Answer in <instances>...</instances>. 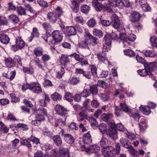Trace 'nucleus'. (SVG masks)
Masks as SVG:
<instances>
[{"mask_svg": "<svg viewBox=\"0 0 157 157\" xmlns=\"http://www.w3.org/2000/svg\"><path fill=\"white\" fill-rule=\"evenodd\" d=\"M68 82L70 85L74 86L79 83L80 82V80L79 78L72 77L69 79Z\"/></svg>", "mask_w": 157, "mask_h": 157, "instance_id": "obj_18", "label": "nucleus"}, {"mask_svg": "<svg viewBox=\"0 0 157 157\" xmlns=\"http://www.w3.org/2000/svg\"><path fill=\"white\" fill-rule=\"evenodd\" d=\"M124 6V7H129L130 6V2L128 0H120V6Z\"/></svg>", "mask_w": 157, "mask_h": 157, "instance_id": "obj_48", "label": "nucleus"}, {"mask_svg": "<svg viewBox=\"0 0 157 157\" xmlns=\"http://www.w3.org/2000/svg\"><path fill=\"white\" fill-rule=\"evenodd\" d=\"M59 157H70L69 150L67 148H62L59 151Z\"/></svg>", "mask_w": 157, "mask_h": 157, "instance_id": "obj_19", "label": "nucleus"}, {"mask_svg": "<svg viewBox=\"0 0 157 157\" xmlns=\"http://www.w3.org/2000/svg\"><path fill=\"white\" fill-rule=\"evenodd\" d=\"M89 91H90V94H92L94 95H97L98 92L97 86L93 85L90 86Z\"/></svg>", "mask_w": 157, "mask_h": 157, "instance_id": "obj_32", "label": "nucleus"}, {"mask_svg": "<svg viewBox=\"0 0 157 157\" xmlns=\"http://www.w3.org/2000/svg\"><path fill=\"white\" fill-rule=\"evenodd\" d=\"M10 97L11 98V102H16L19 101L20 99V98L16 97L15 94L12 93L10 94Z\"/></svg>", "mask_w": 157, "mask_h": 157, "instance_id": "obj_59", "label": "nucleus"}, {"mask_svg": "<svg viewBox=\"0 0 157 157\" xmlns=\"http://www.w3.org/2000/svg\"><path fill=\"white\" fill-rule=\"evenodd\" d=\"M53 140L54 143L57 146L60 147L62 145L63 142L59 135H54L53 137Z\"/></svg>", "mask_w": 157, "mask_h": 157, "instance_id": "obj_21", "label": "nucleus"}, {"mask_svg": "<svg viewBox=\"0 0 157 157\" xmlns=\"http://www.w3.org/2000/svg\"><path fill=\"white\" fill-rule=\"evenodd\" d=\"M22 112L29 114L31 113L30 109L29 107L24 105L21 106V107Z\"/></svg>", "mask_w": 157, "mask_h": 157, "instance_id": "obj_64", "label": "nucleus"}, {"mask_svg": "<svg viewBox=\"0 0 157 157\" xmlns=\"http://www.w3.org/2000/svg\"><path fill=\"white\" fill-rule=\"evenodd\" d=\"M85 36L89 44L94 46L98 44V39L93 36L89 32L86 33Z\"/></svg>", "mask_w": 157, "mask_h": 157, "instance_id": "obj_7", "label": "nucleus"}, {"mask_svg": "<svg viewBox=\"0 0 157 157\" xmlns=\"http://www.w3.org/2000/svg\"><path fill=\"white\" fill-rule=\"evenodd\" d=\"M140 110L144 114L148 115L151 113L150 108L147 105L143 106L141 105L139 107Z\"/></svg>", "mask_w": 157, "mask_h": 157, "instance_id": "obj_20", "label": "nucleus"}, {"mask_svg": "<svg viewBox=\"0 0 157 157\" xmlns=\"http://www.w3.org/2000/svg\"><path fill=\"white\" fill-rule=\"evenodd\" d=\"M129 151L132 157H139V152L133 148L131 149Z\"/></svg>", "mask_w": 157, "mask_h": 157, "instance_id": "obj_62", "label": "nucleus"}, {"mask_svg": "<svg viewBox=\"0 0 157 157\" xmlns=\"http://www.w3.org/2000/svg\"><path fill=\"white\" fill-rule=\"evenodd\" d=\"M17 12L19 15H26V10L25 8L21 6L17 8Z\"/></svg>", "mask_w": 157, "mask_h": 157, "instance_id": "obj_35", "label": "nucleus"}, {"mask_svg": "<svg viewBox=\"0 0 157 157\" xmlns=\"http://www.w3.org/2000/svg\"><path fill=\"white\" fill-rule=\"evenodd\" d=\"M55 110L57 114L64 117L67 114L69 111L66 108H64L59 104L56 105Z\"/></svg>", "mask_w": 157, "mask_h": 157, "instance_id": "obj_8", "label": "nucleus"}, {"mask_svg": "<svg viewBox=\"0 0 157 157\" xmlns=\"http://www.w3.org/2000/svg\"><path fill=\"white\" fill-rule=\"evenodd\" d=\"M147 67H146L144 69L141 70H139L137 71V72L140 75L142 76H145L147 75L149 71L147 69Z\"/></svg>", "mask_w": 157, "mask_h": 157, "instance_id": "obj_39", "label": "nucleus"}, {"mask_svg": "<svg viewBox=\"0 0 157 157\" xmlns=\"http://www.w3.org/2000/svg\"><path fill=\"white\" fill-rule=\"evenodd\" d=\"M82 141L85 144H88L92 142V139L90 132L82 136Z\"/></svg>", "mask_w": 157, "mask_h": 157, "instance_id": "obj_14", "label": "nucleus"}, {"mask_svg": "<svg viewBox=\"0 0 157 157\" xmlns=\"http://www.w3.org/2000/svg\"><path fill=\"white\" fill-rule=\"evenodd\" d=\"M136 36L133 34H130L128 35H127L126 39V43L129 45L131 44V42H133L136 39Z\"/></svg>", "mask_w": 157, "mask_h": 157, "instance_id": "obj_29", "label": "nucleus"}, {"mask_svg": "<svg viewBox=\"0 0 157 157\" xmlns=\"http://www.w3.org/2000/svg\"><path fill=\"white\" fill-rule=\"evenodd\" d=\"M52 40L50 41L51 44L55 45L60 43L62 40L63 36L62 32L59 30L54 31L51 34Z\"/></svg>", "mask_w": 157, "mask_h": 157, "instance_id": "obj_3", "label": "nucleus"}, {"mask_svg": "<svg viewBox=\"0 0 157 157\" xmlns=\"http://www.w3.org/2000/svg\"><path fill=\"white\" fill-rule=\"evenodd\" d=\"M109 140L103 136L99 142L100 145L103 148V149H104L107 147L109 146L108 145H109Z\"/></svg>", "mask_w": 157, "mask_h": 157, "instance_id": "obj_25", "label": "nucleus"}, {"mask_svg": "<svg viewBox=\"0 0 157 157\" xmlns=\"http://www.w3.org/2000/svg\"><path fill=\"white\" fill-rule=\"evenodd\" d=\"M52 99L54 101H57L62 100V95L57 92H55L51 95Z\"/></svg>", "mask_w": 157, "mask_h": 157, "instance_id": "obj_28", "label": "nucleus"}, {"mask_svg": "<svg viewBox=\"0 0 157 157\" xmlns=\"http://www.w3.org/2000/svg\"><path fill=\"white\" fill-rule=\"evenodd\" d=\"M43 52V49L39 47L35 48L33 51L34 54L37 56H40L42 55Z\"/></svg>", "mask_w": 157, "mask_h": 157, "instance_id": "obj_37", "label": "nucleus"}, {"mask_svg": "<svg viewBox=\"0 0 157 157\" xmlns=\"http://www.w3.org/2000/svg\"><path fill=\"white\" fill-rule=\"evenodd\" d=\"M29 138L27 139H23L21 141V145L25 146L28 147H31L32 145L30 143V141L29 140Z\"/></svg>", "mask_w": 157, "mask_h": 157, "instance_id": "obj_41", "label": "nucleus"}, {"mask_svg": "<svg viewBox=\"0 0 157 157\" xmlns=\"http://www.w3.org/2000/svg\"><path fill=\"white\" fill-rule=\"evenodd\" d=\"M115 147L112 146H108L102 151V155L105 157H115L120 153L121 145L119 143H115Z\"/></svg>", "mask_w": 157, "mask_h": 157, "instance_id": "obj_1", "label": "nucleus"}, {"mask_svg": "<svg viewBox=\"0 0 157 157\" xmlns=\"http://www.w3.org/2000/svg\"><path fill=\"white\" fill-rule=\"evenodd\" d=\"M42 26L45 31L51 32L52 31V26L49 23L44 22L42 24Z\"/></svg>", "mask_w": 157, "mask_h": 157, "instance_id": "obj_33", "label": "nucleus"}, {"mask_svg": "<svg viewBox=\"0 0 157 157\" xmlns=\"http://www.w3.org/2000/svg\"><path fill=\"white\" fill-rule=\"evenodd\" d=\"M111 128L107 129L105 133L106 135L109 136L110 139L114 140V135L117 133V131L113 128V127H111Z\"/></svg>", "mask_w": 157, "mask_h": 157, "instance_id": "obj_17", "label": "nucleus"}, {"mask_svg": "<svg viewBox=\"0 0 157 157\" xmlns=\"http://www.w3.org/2000/svg\"><path fill=\"white\" fill-rule=\"evenodd\" d=\"M144 55L146 57H155V54L151 51L146 50L145 51Z\"/></svg>", "mask_w": 157, "mask_h": 157, "instance_id": "obj_55", "label": "nucleus"}, {"mask_svg": "<svg viewBox=\"0 0 157 157\" xmlns=\"http://www.w3.org/2000/svg\"><path fill=\"white\" fill-rule=\"evenodd\" d=\"M30 90L32 91L33 93L37 94H40L42 91L40 85L37 82L31 83Z\"/></svg>", "mask_w": 157, "mask_h": 157, "instance_id": "obj_9", "label": "nucleus"}, {"mask_svg": "<svg viewBox=\"0 0 157 157\" xmlns=\"http://www.w3.org/2000/svg\"><path fill=\"white\" fill-rule=\"evenodd\" d=\"M23 102L25 105L30 108H32L33 107V105L31 101L28 100L27 99H25L23 100Z\"/></svg>", "mask_w": 157, "mask_h": 157, "instance_id": "obj_61", "label": "nucleus"}, {"mask_svg": "<svg viewBox=\"0 0 157 157\" xmlns=\"http://www.w3.org/2000/svg\"><path fill=\"white\" fill-rule=\"evenodd\" d=\"M15 42V45L11 46L12 49L14 51L21 49L25 47V43L20 37L16 38Z\"/></svg>", "mask_w": 157, "mask_h": 157, "instance_id": "obj_6", "label": "nucleus"}, {"mask_svg": "<svg viewBox=\"0 0 157 157\" xmlns=\"http://www.w3.org/2000/svg\"><path fill=\"white\" fill-rule=\"evenodd\" d=\"M39 35V33L38 29L36 27L33 29V31L31 33V35L29 38V41L31 42L34 37H38Z\"/></svg>", "mask_w": 157, "mask_h": 157, "instance_id": "obj_23", "label": "nucleus"}, {"mask_svg": "<svg viewBox=\"0 0 157 157\" xmlns=\"http://www.w3.org/2000/svg\"><path fill=\"white\" fill-rule=\"evenodd\" d=\"M113 37H112L111 36L109 35H107L105 36L104 39L105 40V44L107 46H109L111 44V38L113 39Z\"/></svg>", "mask_w": 157, "mask_h": 157, "instance_id": "obj_43", "label": "nucleus"}, {"mask_svg": "<svg viewBox=\"0 0 157 157\" xmlns=\"http://www.w3.org/2000/svg\"><path fill=\"white\" fill-rule=\"evenodd\" d=\"M92 3L96 10L98 11H100L102 10L103 5L99 3L97 0L93 1Z\"/></svg>", "mask_w": 157, "mask_h": 157, "instance_id": "obj_27", "label": "nucleus"}, {"mask_svg": "<svg viewBox=\"0 0 157 157\" xmlns=\"http://www.w3.org/2000/svg\"><path fill=\"white\" fill-rule=\"evenodd\" d=\"M37 2L40 6L43 7H47L48 6L47 2L44 0H37Z\"/></svg>", "mask_w": 157, "mask_h": 157, "instance_id": "obj_52", "label": "nucleus"}, {"mask_svg": "<svg viewBox=\"0 0 157 157\" xmlns=\"http://www.w3.org/2000/svg\"><path fill=\"white\" fill-rule=\"evenodd\" d=\"M63 13L62 8L58 7L55 11H50L47 14V17L49 21L53 24L56 22L58 19L62 15Z\"/></svg>", "mask_w": 157, "mask_h": 157, "instance_id": "obj_2", "label": "nucleus"}, {"mask_svg": "<svg viewBox=\"0 0 157 157\" xmlns=\"http://www.w3.org/2000/svg\"><path fill=\"white\" fill-rule=\"evenodd\" d=\"M79 3L74 0L71 1L70 7L73 12L77 13L79 11Z\"/></svg>", "mask_w": 157, "mask_h": 157, "instance_id": "obj_15", "label": "nucleus"}, {"mask_svg": "<svg viewBox=\"0 0 157 157\" xmlns=\"http://www.w3.org/2000/svg\"><path fill=\"white\" fill-rule=\"evenodd\" d=\"M89 120L90 122L91 125L92 127H95L98 125V123L96 119L93 117H89Z\"/></svg>", "mask_w": 157, "mask_h": 157, "instance_id": "obj_49", "label": "nucleus"}, {"mask_svg": "<svg viewBox=\"0 0 157 157\" xmlns=\"http://www.w3.org/2000/svg\"><path fill=\"white\" fill-rule=\"evenodd\" d=\"M66 31L68 36H74L77 34L76 28L72 26L67 27Z\"/></svg>", "mask_w": 157, "mask_h": 157, "instance_id": "obj_13", "label": "nucleus"}, {"mask_svg": "<svg viewBox=\"0 0 157 157\" xmlns=\"http://www.w3.org/2000/svg\"><path fill=\"white\" fill-rule=\"evenodd\" d=\"M15 128H23V130H26L28 129V127L27 125L23 123H19L17 125L14 126Z\"/></svg>", "mask_w": 157, "mask_h": 157, "instance_id": "obj_53", "label": "nucleus"}, {"mask_svg": "<svg viewBox=\"0 0 157 157\" xmlns=\"http://www.w3.org/2000/svg\"><path fill=\"white\" fill-rule=\"evenodd\" d=\"M100 105L99 101L96 99H93L91 102V105L94 108H97Z\"/></svg>", "mask_w": 157, "mask_h": 157, "instance_id": "obj_44", "label": "nucleus"}, {"mask_svg": "<svg viewBox=\"0 0 157 157\" xmlns=\"http://www.w3.org/2000/svg\"><path fill=\"white\" fill-rule=\"evenodd\" d=\"M63 140L67 143L70 144H73L75 141L73 136L71 134L69 133L65 134Z\"/></svg>", "mask_w": 157, "mask_h": 157, "instance_id": "obj_12", "label": "nucleus"}, {"mask_svg": "<svg viewBox=\"0 0 157 157\" xmlns=\"http://www.w3.org/2000/svg\"><path fill=\"white\" fill-rule=\"evenodd\" d=\"M23 72L25 73L32 74L34 73L33 69L32 67H23Z\"/></svg>", "mask_w": 157, "mask_h": 157, "instance_id": "obj_50", "label": "nucleus"}, {"mask_svg": "<svg viewBox=\"0 0 157 157\" xmlns=\"http://www.w3.org/2000/svg\"><path fill=\"white\" fill-rule=\"evenodd\" d=\"M111 24L113 27L117 29L118 31H120L123 29V28L121 26L120 20L117 16L115 14H113L111 17Z\"/></svg>", "mask_w": 157, "mask_h": 157, "instance_id": "obj_5", "label": "nucleus"}, {"mask_svg": "<svg viewBox=\"0 0 157 157\" xmlns=\"http://www.w3.org/2000/svg\"><path fill=\"white\" fill-rule=\"evenodd\" d=\"M150 41L153 47L157 48V37L155 36H151Z\"/></svg>", "mask_w": 157, "mask_h": 157, "instance_id": "obj_42", "label": "nucleus"}, {"mask_svg": "<svg viewBox=\"0 0 157 157\" xmlns=\"http://www.w3.org/2000/svg\"><path fill=\"white\" fill-rule=\"evenodd\" d=\"M32 110L33 114H38L46 116L47 115V110L43 107L39 108L37 109H32Z\"/></svg>", "mask_w": 157, "mask_h": 157, "instance_id": "obj_16", "label": "nucleus"}, {"mask_svg": "<svg viewBox=\"0 0 157 157\" xmlns=\"http://www.w3.org/2000/svg\"><path fill=\"white\" fill-rule=\"evenodd\" d=\"M5 63L6 66L9 68L14 67L15 66L16 62L14 59H6Z\"/></svg>", "mask_w": 157, "mask_h": 157, "instance_id": "obj_34", "label": "nucleus"}, {"mask_svg": "<svg viewBox=\"0 0 157 157\" xmlns=\"http://www.w3.org/2000/svg\"><path fill=\"white\" fill-rule=\"evenodd\" d=\"M144 59H137L139 62L143 63L144 67L145 68L147 67V68H148L149 72L147 75H149L152 79L155 80V78L153 76L152 74L151 73V71L154 70L157 67V63L155 62H154L149 63L147 62H142V60Z\"/></svg>", "mask_w": 157, "mask_h": 157, "instance_id": "obj_4", "label": "nucleus"}, {"mask_svg": "<svg viewBox=\"0 0 157 157\" xmlns=\"http://www.w3.org/2000/svg\"><path fill=\"white\" fill-rule=\"evenodd\" d=\"M141 7L143 11L145 12L150 11L151 10L150 6L147 3L143 4Z\"/></svg>", "mask_w": 157, "mask_h": 157, "instance_id": "obj_47", "label": "nucleus"}, {"mask_svg": "<svg viewBox=\"0 0 157 157\" xmlns=\"http://www.w3.org/2000/svg\"><path fill=\"white\" fill-rule=\"evenodd\" d=\"M88 25L90 27H93L96 24V20L92 18L89 20L87 23Z\"/></svg>", "mask_w": 157, "mask_h": 157, "instance_id": "obj_60", "label": "nucleus"}, {"mask_svg": "<svg viewBox=\"0 0 157 157\" xmlns=\"http://www.w3.org/2000/svg\"><path fill=\"white\" fill-rule=\"evenodd\" d=\"M0 23L3 25H7L8 21L6 17L3 16L1 17V18H0Z\"/></svg>", "mask_w": 157, "mask_h": 157, "instance_id": "obj_63", "label": "nucleus"}, {"mask_svg": "<svg viewBox=\"0 0 157 157\" xmlns=\"http://www.w3.org/2000/svg\"><path fill=\"white\" fill-rule=\"evenodd\" d=\"M140 128V131L143 133L147 128V126L145 121H141L138 124Z\"/></svg>", "mask_w": 157, "mask_h": 157, "instance_id": "obj_30", "label": "nucleus"}, {"mask_svg": "<svg viewBox=\"0 0 157 157\" xmlns=\"http://www.w3.org/2000/svg\"><path fill=\"white\" fill-rule=\"evenodd\" d=\"M29 138V140L34 144H37L40 143V139L33 135L31 136Z\"/></svg>", "mask_w": 157, "mask_h": 157, "instance_id": "obj_54", "label": "nucleus"}, {"mask_svg": "<svg viewBox=\"0 0 157 157\" xmlns=\"http://www.w3.org/2000/svg\"><path fill=\"white\" fill-rule=\"evenodd\" d=\"M109 3L111 6L115 7L120 6V0H108Z\"/></svg>", "mask_w": 157, "mask_h": 157, "instance_id": "obj_40", "label": "nucleus"}, {"mask_svg": "<svg viewBox=\"0 0 157 157\" xmlns=\"http://www.w3.org/2000/svg\"><path fill=\"white\" fill-rule=\"evenodd\" d=\"M111 126L113 127L115 130H118L120 131H123L124 128L123 126L121 124H116L113 123H111Z\"/></svg>", "mask_w": 157, "mask_h": 157, "instance_id": "obj_36", "label": "nucleus"}, {"mask_svg": "<svg viewBox=\"0 0 157 157\" xmlns=\"http://www.w3.org/2000/svg\"><path fill=\"white\" fill-rule=\"evenodd\" d=\"M124 52L126 55L130 57H132L135 55V53L134 51L130 49H127L124 50Z\"/></svg>", "mask_w": 157, "mask_h": 157, "instance_id": "obj_45", "label": "nucleus"}, {"mask_svg": "<svg viewBox=\"0 0 157 157\" xmlns=\"http://www.w3.org/2000/svg\"><path fill=\"white\" fill-rule=\"evenodd\" d=\"M120 105L121 107V109L123 111L125 112L129 115L132 114V110L125 103L123 104L121 103Z\"/></svg>", "mask_w": 157, "mask_h": 157, "instance_id": "obj_22", "label": "nucleus"}, {"mask_svg": "<svg viewBox=\"0 0 157 157\" xmlns=\"http://www.w3.org/2000/svg\"><path fill=\"white\" fill-rule=\"evenodd\" d=\"M81 95L83 97L86 98L90 95L89 90L88 89H84L81 93Z\"/></svg>", "mask_w": 157, "mask_h": 157, "instance_id": "obj_51", "label": "nucleus"}, {"mask_svg": "<svg viewBox=\"0 0 157 157\" xmlns=\"http://www.w3.org/2000/svg\"><path fill=\"white\" fill-rule=\"evenodd\" d=\"M81 11L83 13H87L90 10V6L86 4H83L80 7Z\"/></svg>", "mask_w": 157, "mask_h": 157, "instance_id": "obj_38", "label": "nucleus"}, {"mask_svg": "<svg viewBox=\"0 0 157 157\" xmlns=\"http://www.w3.org/2000/svg\"><path fill=\"white\" fill-rule=\"evenodd\" d=\"M99 129L100 132L102 134H104L105 133L106 130L105 125V124L102 123L99 125Z\"/></svg>", "mask_w": 157, "mask_h": 157, "instance_id": "obj_58", "label": "nucleus"}, {"mask_svg": "<svg viewBox=\"0 0 157 157\" xmlns=\"http://www.w3.org/2000/svg\"><path fill=\"white\" fill-rule=\"evenodd\" d=\"M9 20L14 24H17L20 21V18L16 15L12 14L9 16Z\"/></svg>", "mask_w": 157, "mask_h": 157, "instance_id": "obj_26", "label": "nucleus"}, {"mask_svg": "<svg viewBox=\"0 0 157 157\" xmlns=\"http://www.w3.org/2000/svg\"><path fill=\"white\" fill-rule=\"evenodd\" d=\"M73 94L69 92H66L65 93L64 98L67 101L71 102L73 101L74 97Z\"/></svg>", "mask_w": 157, "mask_h": 157, "instance_id": "obj_31", "label": "nucleus"}, {"mask_svg": "<svg viewBox=\"0 0 157 157\" xmlns=\"http://www.w3.org/2000/svg\"><path fill=\"white\" fill-rule=\"evenodd\" d=\"M93 33L94 35L100 37L103 35V33L101 30L96 29H94L93 31Z\"/></svg>", "mask_w": 157, "mask_h": 157, "instance_id": "obj_56", "label": "nucleus"}, {"mask_svg": "<svg viewBox=\"0 0 157 157\" xmlns=\"http://www.w3.org/2000/svg\"><path fill=\"white\" fill-rule=\"evenodd\" d=\"M141 15L137 12H132L129 17V20L132 23L139 22L141 17Z\"/></svg>", "mask_w": 157, "mask_h": 157, "instance_id": "obj_10", "label": "nucleus"}, {"mask_svg": "<svg viewBox=\"0 0 157 157\" xmlns=\"http://www.w3.org/2000/svg\"><path fill=\"white\" fill-rule=\"evenodd\" d=\"M60 71L58 72L56 74V77L57 78H61L62 75L65 73V70L63 67H61L59 68Z\"/></svg>", "mask_w": 157, "mask_h": 157, "instance_id": "obj_57", "label": "nucleus"}, {"mask_svg": "<svg viewBox=\"0 0 157 157\" xmlns=\"http://www.w3.org/2000/svg\"><path fill=\"white\" fill-rule=\"evenodd\" d=\"M0 41L2 44H7L10 41V38L8 35L2 33L0 36Z\"/></svg>", "mask_w": 157, "mask_h": 157, "instance_id": "obj_24", "label": "nucleus"}, {"mask_svg": "<svg viewBox=\"0 0 157 157\" xmlns=\"http://www.w3.org/2000/svg\"><path fill=\"white\" fill-rule=\"evenodd\" d=\"M50 100L48 96L45 94L44 101L42 100L40 101V102L41 103V105L42 106H46L47 105L46 101L49 102L50 101Z\"/></svg>", "mask_w": 157, "mask_h": 157, "instance_id": "obj_46", "label": "nucleus"}, {"mask_svg": "<svg viewBox=\"0 0 157 157\" xmlns=\"http://www.w3.org/2000/svg\"><path fill=\"white\" fill-rule=\"evenodd\" d=\"M100 147L97 144L90 145L88 147L85 148V151L87 153H97L100 150Z\"/></svg>", "mask_w": 157, "mask_h": 157, "instance_id": "obj_11", "label": "nucleus"}]
</instances>
